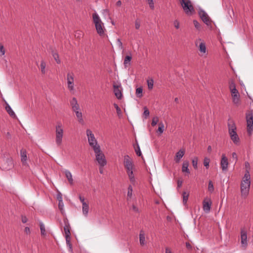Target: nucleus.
<instances>
[{
	"label": "nucleus",
	"mask_w": 253,
	"mask_h": 253,
	"mask_svg": "<svg viewBox=\"0 0 253 253\" xmlns=\"http://www.w3.org/2000/svg\"><path fill=\"white\" fill-rule=\"evenodd\" d=\"M251 182V176L247 172L245 173L240 185L241 196L244 199H246L249 194Z\"/></svg>",
	"instance_id": "obj_1"
},
{
	"label": "nucleus",
	"mask_w": 253,
	"mask_h": 253,
	"mask_svg": "<svg viewBox=\"0 0 253 253\" xmlns=\"http://www.w3.org/2000/svg\"><path fill=\"white\" fill-rule=\"evenodd\" d=\"M92 19L97 34L101 37L103 36L104 35L105 28L104 26L103 23L102 22L98 14L96 12L93 13Z\"/></svg>",
	"instance_id": "obj_2"
},
{
	"label": "nucleus",
	"mask_w": 253,
	"mask_h": 253,
	"mask_svg": "<svg viewBox=\"0 0 253 253\" xmlns=\"http://www.w3.org/2000/svg\"><path fill=\"white\" fill-rule=\"evenodd\" d=\"M64 135L63 126L61 122H58L55 126V143L58 146L61 145Z\"/></svg>",
	"instance_id": "obj_3"
},
{
	"label": "nucleus",
	"mask_w": 253,
	"mask_h": 253,
	"mask_svg": "<svg viewBox=\"0 0 253 253\" xmlns=\"http://www.w3.org/2000/svg\"><path fill=\"white\" fill-rule=\"evenodd\" d=\"M93 151L95 154L96 160L99 166L104 167L107 164V161L104 154L101 150L100 147L96 148Z\"/></svg>",
	"instance_id": "obj_4"
},
{
	"label": "nucleus",
	"mask_w": 253,
	"mask_h": 253,
	"mask_svg": "<svg viewBox=\"0 0 253 253\" xmlns=\"http://www.w3.org/2000/svg\"><path fill=\"white\" fill-rule=\"evenodd\" d=\"M179 2L186 14L193 13L194 9L190 0H179Z\"/></svg>",
	"instance_id": "obj_5"
},
{
	"label": "nucleus",
	"mask_w": 253,
	"mask_h": 253,
	"mask_svg": "<svg viewBox=\"0 0 253 253\" xmlns=\"http://www.w3.org/2000/svg\"><path fill=\"white\" fill-rule=\"evenodd\" d=\"M86 132V135L87 136L88 143L89 145L92 148V149L94 150L96 148L100 147L99 145L98 144L97 141L95 138L94 135L92 133V131L89 129H87Z\"/></svg>",
	"instance_id": "obj_6"
},
{
	"label": "nucleus",
	"mask_w": 253,
	"mask_h": 253,
	"mask_svg": "<svg viewBox=\"0 0 253 253\" xmlns=\"http://www.w3.org/2000/svg\"><path fill=\"white\" fill-rule=\"evenodd\" d=\"M195 45L199 49V55L201 56H206L207 54V50L206 44L201 39H198L195 41Z\"/></svg>",
	"instance_id": "obj_7"
},
{
	"label": "nucleus",
	"mask_w": 253,
	"mask_h": 253,
	"mask_svg": "<svg viewBox=\"0 0 253 253\" xmlns=\"http://www.w3.org/2000/svg\"><path fill=\"white\" fill-rule=\"evenodd\" d=\"M67 88L70 92L74 93L75 92L74 75L73 73H69L67 75Z\"/></svg>",
	"instance_id": "obj_8"
},
{
	"label": "nucleus",
	"mask_w": 253,
	"mask_h": 253,
	"mask_svg": "<svg viewBox=\"0 0 253 253\" xmlns=\"http://www.w3.org/2000/svg\"><path fill=\"white\" fill-rule=\"evenodd\" d=\"M124 164L126 171L133 170L134 165L133 162L128 155H125L124 156Z\"/></svg>",
	"instance_id": "obj_9"
},
{
	"label": "nucleus",
	"mask_w": 253,
	"mask_h": 253,
	"mask_svg": "<svg viewBox=\"0 0 253 253\" xmlns=\"http://www.w3.org/2000/svg\"><path fill=\"white\" fill-rule=\"evenodd\" d=\"M247 131L249 134H251L253 131V116L249 114L246 116Z\"/></svg>",
	"instance_id": "obj_10"
},
{
	"label": "nucleus",
	"mask_w": 253,
	"mask_h": 253,
	"mask_svg": "<svg viewBox=\"0 0 253 253\" xmlns=\"http://www.w3.org/2000/svg\"><path fill=\"white\" fill-rule=\"evenodd\" d=\"M13 166V162L11 158L4 159L3 163L1 164V167L4 170H9L12 169Z\"/></svg>",
	"instance_id": "obj_11"
},
{
	"label": "nucleus",
	"mask_w": 253,
	"mask_h": 253,
	"mask_svg": "<svg viewBox=\"0 0 253 253\" xmlns=\"http://www.w3.org/2000/svg\"><path fill=\"white\" fill-rule=\"evenodd\" d=\"M220 166L223 171H226L228 168V160L225 154H222L220 161Z\"/></svg>",
	"instance_id": "obj_12"
},
{
	"label": "nucleus",
	"mask_w": 253,
	"mask_h": 253,
	"mask_svg": "<svg viewBox=\"0 0 253 253\" xmlns=\"http://www.w3.org/2000/svg\"><path fill=\"white\" fill-rule=\"evenodd\" d=\"M212 202L209 198L206 197L203 202V209L204 211L206 213L210 211Z\"/></svg>",
	"instance_id": "obj_13"
},
{
	"label": "nucleus",
	"mask_w": 253,
	"mask_h": 253,
	"mask_svg": "<svg viewBox=\"0 0 253 253\" xmlns=\"http://www.w3.org/2000/svg\"><path fill=\"white\" fill-rule=\"evenodd\" d=\"M228 132L230 135V136L231 135H233L234 134H236V126L232 120H230L228 123Z\"/></svg>",
	"instance_id": "obj_14"
},
{
	"label": "nucleus",
	"mask_w": 253,
	"mask_h": 253,
	"mask_svg": "<svg viewBox=\"0 0 253 253\" xmlns=\"http://www.w3.org/2000/svg\"><path fill=\"white\" fill-rule=\"evenodd\" d=\"M241 243L243 247L244 248H247L248 246L247 233L243 229H242L241 231Z\"/></svg>",
	"instance_id": "obj_15"
},
{
	"label": "nucleus",
	"mask_w": 253,
	"mask_h": 253,
	"mask_svg": "<svg viewBox=\"0 0 253 253\" xmlns=\"http://www.w3.org/2000/svg\"><path fill=\"white\" fill-rule=\"evenodd\" d=\"M70 105L73 112L76 110H79L81 109L77 99L75 97H73L70 100Z\"/></svg>",
	"instance_id": "obj_16"
},
{
	"label": "nucleus",
	"mask_w": 253,
	"mask_h": 253,
	"mask_svg": "<svg viewBox=\"0 0 253 253\" xmlns=\"http://www.w3.org/2000/svg\"><path fill=\"white\" fill-rule=\"evenodd\" d=\"M199 15L202 19V21L207 25L211 24V21L207 13L201 10L199 12Z\"/></svg>",
	"instance_id": "obj_17"
},
{
	"label": "nucleus",
	"mask_w": 253,
	"mask_h": 253,
	"mask_svg": "<svg viewBox=\"0 0 253 253\" xmlns=\"http://www.w3.org/2000/svg\"><path fill=\"white\" fill-rule=\"evenodd\" d=\"M231 92L233 102L236 105H238L240 103V95L238 90H235V91H231Z\"/></svg>",
	"instance_id": "obj_18"
},
{
	"label": "nucleus",
	"mask_w": 253,
	"mask_h": 253,
	"mask_svg": "<svg viewBox=\"0 0 253 253\" xmlns=\"http://www.w3.org/2000/svg\"><path fill=\"white\" fill-rule=\"evenodd\" d=\"M73 112L75 113L78 122L81 125H84V122L83 119V113L81 112V109L79 110L74 111Z\"/></svg>",
	"instance_id": "obj_19"
},
{
	"label": "nucleus",
	"mask_w": 253,
	"mask_h": 253,
	"mask_svg": "<svg viewBox=\"0 0 253 253\" xmlns=\"http://www.w3.org/2000/svg\"><path fill=\"white\" fill-rule=\"evenodd\" d=\"M185 153V150L183 149L179 150L175 154L174 161L176 163H179L181 159L183 157Z\"/></svg>",
	"instance_id": "obj_20"
},
{
	"label": "nucleus",
	"mask_w": 253,
	"mask_h": 253,
	"mask_svg": "<svg viewBox=\"0 0 253 253\" xmlns=\"http://www.w3.org/2000/svg\"><path fill=\"white\" fill-rule=\"evenodd\" d=\"M113 87L115 96L118 99H121L122 97V93L119 88L120 86L118 85L114 84Z\"/></svg>",
	"instance_id": "obj_21"
},
{
	"label": "nucleus",
	"mask_w": 253,
	"mask_h": 253,
	"mask_svg": "<svg viewBox=\"0 0 253 253\" xmlns=\"http://www.w3.org/2000/svg\"><path fill=\"white\" fill-rule=\"evenodd\" d=\"M20 156L21 161L23 164L26 165L27 161V151L26 149L23 148L20 150Z\"/></svg>",
	"instance_id": "obj_22"
},
{
	"label": "nucleus",
	"mask_w": 253,
	"mask_h": 253,
	"mask_svg": "<svg viewBox=\"0 0 253 253\" xmlns=\"http://www.w3.org/2000/svg\"><path fill=\"white\" fill-rule=\"evenodd\" d=\"M189 166V161L187 160L184 161L182 164V171L183 172H186L188 174L190 173V170L188 169V167Z\"/></svg>",
	"instance_id": "obj_23"
},
{
	"label": "nucleus",
	"mask_w": 253,
	"mask_h": 253,
	"mask_svg": "<svg viewBox=\"0 0 253 253\" xmlns=\"http://www.w3.org/2000/svg\"><path fill=\"white\" fill-rule=\"evenodd\" d=\"M64 173L70 184L72 185L73 184V179L71 172L69 170L66 169L64 171Z\"/></svg>",
	"instance_id": "obj_24"
},
{
	"label": "nucleus",
	"mask_w": 253,
	"mask_h": 253,
	"mask_svg": "<svg viewBox=\"0 0 253 253\" xmlns=\"http://www.w3.org/2000/svg\"><path fill=\"white\" fill-rule=\"evenodd\" d=\"M139 242L141 246H144L146 245L145 237L144 232L142 230L140 231L139 233Z\"/></svg>",
	"instance_id": "obj_25"
},
{
	"label": "nucleus",
	"mask_w": 253,
	"mask_h": 253,
	"mask_svg": "<svg viewBox=\"0 0 253 253\" xmlns=\"http://www.w3.org/2000/svg\"><path fill=\"white\" fill-rule=\"evenodd\" d=\"M128 175L130 182L132 184H134L135 182V178L133 174V170L126 171Z\"/></svg>",
	"instance_id": "obj_26"
},
{
	"label": "nucleus",
	"mask_w": 253,
	"mask_h": 253,
	"mask_svg": "<svg viewBox=\"0 0 253 253\" xmlns=\"http://www.w3.org/2000/svg\"><path fill=\"white\" fill-rule=\"evenodd\" d=\"M64 230L65 236H67V238H69V236H71V233L70 230V224L68 222L65 223L64 227Z\"/></svg>",
	"instance_id": "obj_27"
},
{
	"label": "nucleus",
	"mask_w": 253,
	"mask_h": 253,
	"mask_svg": "<svg viewBox=\"0 0 253 253\" xmlns=\"http://www.w3.org/2000/svg\"><path fill=\"white\" fill-rule=\"evenodd\" d=\"M5 110L11 117L13 118L16 117V115L14 112L12 110V108L8 104H6L5 106Z\"/></svg>",
	"instance_id": "obj_28"
},
{
	"label": "nucleus",
	"mask_w": 253,
	"mask_h": 253,
	"mask_svg": "<svg viewBox=\"0 0 253 253\" xmlns=\"http://www.w3.org/2000/svg\"><path fill=\"white\" fill-rule=\"evenodd\" d=\"M83 213L84 215L87 216L89 211V206L87 203H83L82 205Z\"/></svg>",
	"instance_id": "obj_29"
},
{
	"label": "nucleus",
	"mask_w": 253,
	"mask_h": 253,
	"mask_svg": "<svg viewBox=\"0 0 253 253\" xmlns=\"http://www.w3.org/2000/svg\"><path fill=\"white\" fill-rule=\"evenodd\" d=\"M230 138L235 144L238 145L239 144L240 138L237 134L230 136Z\"/></svg>",
	"instance_id": "obj_30"
},
{
	"label": "nucleus",
	"mask_w": 253,
	"mask_h": 253,
	"mask_svg": "<svg viewBox=\"0 0 253 253\" xmlns=\"http://www.w3.org/2000/svg\"><path fill=\"white\" fill-rule=\"evenodd\" d=\"M46 63L44 60H42L40 64L41 71L42 74L46 73Z\"/></svg>",
	"instance_id": "obj_31"
},
{
	"label": "nucleus",
	"mask_w": 253,
	"mask_h": 253,
	"mask_svg": "<svg viewBox=\"0 0 253 253\" xmlns=\"http://www.w3.org/2000/svg\"><path fill=\"white\" fill-rule=\"evenodd\" d=\"M132 192H133V189H132V187L131 185H129L128 187V189H127V200H129V199H130L132 196Z\"/></svg>",
	"instance_id": "obj_32"
},
{
	"label": "nucleus",
	"mask_w": 253,
	"mask_h": 253,
	"mask_svg": "<svg viewBox=\"0 0 253 253\" xmlns=\"http://www.w3.org/2000/svg\"><path fill=\"white\" fill-rule=\"evenodd\" d=\"M40 227L41 232V235L42 236H45L46 234L45 228L44 224L42 222H40Z\"/></svg>",
	"instance_id": "obj_33"
},
{
	"label": "nucleus",
	"mask_w": 253,
	"mask_h": 253,
	"mask_svg": "<svg viewBox=\"0 0 253 253\" xmlns=\"http://www.w3.org/2000/svg\"><path fill=\"white\" fill-rule=\"evenodd\" d=\"M136 95L139 98H140L143 96V88L141 86L136 88Z\"/></svg>",
	"instance_id": "obj_34"
},
{
	"label": "nucleus",
	"mask_w": 253,
	"mask_h": 253,
	"mask_svg": "<svg viewBox=\"0 0 253 253\" xmlns=\"http://www.w3.org/2000/svg\"><path fill=\"white\" fill-rule=\"evenodd\" d=\"M131 58V55H127L125 57L124 62V64L125 67H127V65L129 64Z\"/></svg>",
	"instance_id": "obj_35"
},
{
	"label": "nucleus",
	"mask_w": 253,
	"mask_h": 253,
	"mask_svg": "<svg viewBox=\"0 0 253 253\" xmlns=\"http://www.w3.org/2000/svg\"><path fill=\"white\" fill-rule=\"evenodd\" d=\"M183 203L184 205L187 203L188 199L189 194L186 192H183Z\"/></svg>",
	"instance_id": "obj_36"
},
{
	"label": "nucleus",
	"mask_w": 253,
	"mask_h": 253,
	"mask_svg": "<svg viewBox=\"0 0 253 253\" xmlns=\"http://www.w3.org/2000/svg\"><path fill=\"white\" fill-rule=\"evenodd\" d=\"M229 88L231 92L233 91H235V90H237L236 87V84L233 81L230 82Z\"/></svg>",
	"instance_id": "obj_37"
},
{
	"label": "nucleus",
	"mask_w": 253,
	"mask_h": 253,
	"mask_svg": "<svg viewBox=\"0 0 253 253\" xmlns=\"http://www.w3.org/2000/svg\"><path fill=\"white\" fill-rule=\"evenodd\" d=\"M164 131V125L162 122H161L159 124V127L157 131L160 134H162Z\"/></svg>",
	"instance_id": "obj_38"
},
{
	"label": "nucleus",
	"mask_w": 253,
	"mask_h": 253,
	"mask_svg": "<svg viewBox=\"0 0 253 253\" xmlns=\"http://www.w3.org/2000/svg\"><path fill=\"white\" fill-rule=\"evenodd\" d=\"M149 89H152L153 87L154 81L153 79L148 80L147 81Z\"/></svg>",
	"instance_id": "obj_39"
},
{
	"label": "nucleus",
	"mask_w": 253,
	"mask_h": 253,
	"mask_svg": "<svg viewBox=\"0 0 253 253\" xmlns=\"http://www.w3.org/2000/svg\"><path fill=\"white\" fill-rule=\"evenodd\" d=\"M52 56L53 58H54L55 60L57 62V63L59 64L60 63V60L59 59V55L56 52H53L52 53Z\"/></svg>",
	"instance_id": "obj_40"
},
{
	"label": "nucleus",
	"mask_w": 253,
	"mask_h": 253,
	"mask_svg": "<svg viewBox=\"0 0 253 253\" xmlns=\"http://www.w3.org/2000/svg\"><path fill=\"white\" fill-rule=\"evenodd\" d=\"M198 159L197 157H195L192 160V165L195 169H197L198 167Z\"/></svg>",
	"instance_id": "obj_41"
},
{
	"label": "nucleus",
	"mask_w": 253,
	"mask_h": 253,
	"mask_svg": "<svg viewBox=\"0 0 253 253\" xmlns=\"http://www.w3.org/2000/svg\"><path fill=\"white\" fill-rule=\"evenodd\" d=\"M208 190L211 193H212L214 191V186L211 181H210L208 185Z\"/></svg>",
	"instance_id": "obj_42"
},
{
	"label": "nucleus",
	"mask_w": 253,
	"mask_h": 253,
	"mask_svg": "<svg viewBox=\"0 0 253 253\" xmlns=\"http://www.w3.org/2000/svg\"><path fill=\"white\" fill-rule=\"evenodd\" d=\"M159 122V118L158 117H154L153 119H152V123H151V125L153 126H155L157 123H158Z\"/></svg>",
	"instance_id": "obj_43"
},
{
	"label": "nucleus",
	"mask_w": 253,
	"mask_h": 253,
	"mask_svg": "<svg viewBox=\"0 0 253 253\" xmlns=\"http://www.w3.org/2000/svg\"><path fill=\"white\" fill-rule=\"evenodd\" d=\"M150 114L149 111L147 109L146 107H144V112H143V116L145 117V118L146 119Z\"/></svg>",
	"instance_id": "obj_44"
},
{
	"label": "nucleus",
	"mask_w": 253,
	"mask_h": 253,
	"mask_svg": "<svg viewBox=\"0 0 253 253\" xmlns=\"http://www.w3.org/2000/svg\"><path fill=\"white\" fill-rule=\"evenodd\" d=\"M210 162V159L207 157L205 158L204 161V165L207 169L209 168Z\"/></svg>",
	"instance_id": "obj_45"
},
{
	"label": "nucleus",
	"mask_w": 253,
	"mask_h": 253,
	"mask_svg": "<svg viewBox=\"0 0 253 253\" xmlns=\"http://www.w3.org/2000/svg\"><path fill=\"white\" fill-rule=\"evenodd\" d=\"M245 166L246 168V171L245 173H247V172H248V174H250V165L249 162H246L245 163Z\"/></svg>",
	"instance_id": "obj_46"
},
{
	"label": "nucleus",
	"mask_w": 253,
	"mask_h": 253,
	"mask_svg": "<svg viewBox=\"0 0 253 253\" xmlns=\"http://www.w3.org/2000/svg\"><path fill=\"white\" fill-rule=\"evenodd\" d=\"M149 5V7L150 8L153 10L154 9V1H153V0H146Z\"/></svg>",
	"instance_id": "obj_47"
},
{
	"label": "nucleus",
	"mask_w": 253,
	"mask_h": 253,
	"mask_svg": "<svg viewBox=\"0 0 253 253\" xmlns=\"http://www.w3.org/2000/svg\"><path fill=\"white\" fill-rule=\"evenodd\" d=\"M5 49L3 46L0 43V55L3 56L5 54Z\"/></svg>",
	"instance_id": "obj_48"
},
{
	"label": "nucleus",
	"mask_w": 253,
	"mask_h": 253,
	"mask_svg": "<svg viewBox=\"0 0 253 253\" xmlns=\"http://www.w3.org/2000/svg\"><path fill=\"white\" fill-rule=\"evenodd\" d=\"M136 154L137 156H140L141 155V152L139 145L137 144V148L135 150Z\"/></svg>",
	"instance_id": "obj_49"
},
{
	"label": "nucleus",
	"mask_w": 253,
	"mask_h": 253,
	"mask_svg": "<svg viewBox=\"0 0 253 253\" xmlns=\"http://www.w3.org/2000/svg\"><path fill=\"white\" fill-rule=\"evenodd\" d=\"M193 24L194 25L195 27L198 29L199 30L200 29V23L197 21V20H194L193 21Z\"/></svg>",
	"instance_id": "obj_50"
},
{
	"label": "nucleus",
	"mask_w": 253,
	"mask_h": 253,
	"mask_svg": "<svg viewBox=\"0 0 253 253\" xmlns=\"http://www.w3.org/2000/svg\"><path fill=\"white\" fill-rule=\"evenodd\" d=\"M114 107L115 108H116V111H117V114L119 115L120 114H121L122 113V111H121V109H120V108L118 106V105L116 104H114Z\"/></svg>",
	"instance_id": "obj_51"
},
{
	"label": "nucleus",
	"mask_w": 253,
	"mask_h": 253,
	"mask_svg": "<svg viewBox=\"0 0 253 253\" xmlns=\"http://www.w3.org/2000/svg\"><path fill=\"white\" fill-rule=\"evenodd\" d=\"M173 25H174V27L176 29H178L179 28V21L177 20H175L173 21Z\"/></svg>",
	"instance_id": "obj_52"
},
{
	"label": "nucleus",
	"mask_w": 253,
	"mask_h": 253,
	"mask_svg": "<svg viewBox=\"0 0 253 253\" xmlns=\"http://www.w3.org/2000/svg\"><path fill=\"white\" fill-rule=\"evenodd\" d=\"M140 27V23L138 20H136L135 21V27L136 29H139Z\"/></svg>",
	"instance_id": "obj_53"
},
{
	"label": "nucleus",
	"mask_w": 253,
	"mask_h": 253,
	"mask_svg": "<svg viewBox=\"0 0 253 253\" xmlns=\"http://www.w3.org/2000/svg\"><path fill=\"white\" fill-rule=\"evenodd\" d=\"M117 42H118V44L119 48L121 49H123L124 47H123V43H122V42H121V40L120 39H117Z\"/></svg>",
	"instance_id": "obj_54"
},
{
	"label": "nucleus",
	"mask_w": 253,
	"mask_h": 253,
	"mask_svg": "<svg viewBox=\"0 0 253 253\" xmlns=\"http://www.w3.org/2000/svg\"><path fill=\"white\" fill-rule=\"evenodd\" d=\"M24 232L27 235H29L31 233V230L29 227H26L24 229Z\"/></svg>",
	"instance_id": "obj_55"
},
{
	"label": "nucleus",
	"mask_w": 253,
	"mask_h": 253,
	"mask_svg": "<svg viewBox=\"0 0 253 253\" xmlns=\"http://www.w3.org/2000/svg\"><path fill=\"white\" fill-rule=\"evenodd\" d=\"M21 220L23 223H25L28 221V218L26 217V216L22 215Z\"/></svg>",
	"instance_id": "obj_56"
},
{
	"label": "nucleus",
	"mask_w": 253,
	"mask_h": 253,
	"mask_svg": "<svg viewBox=\"0 0 253 253\" xmlns=\"http://www.w3.org/2000/svg\"><path fill=\"white\" fill-rule=\"evenodd\" d=\"M132 210L135 212L138 213L139 212L138 208L134 205H132Z\"/></svg>",
	"instance_id": "obj_57"
},
{
	"label": "nucleus",
	"mask_w": 253,
	"mask_h": 253,
	"mask_svg": "<svg viewBox=\"0 0 253 253\" xmlns=\"http://www.w3.org/2000/svg\"><path fill=\"white\" fill-rule=\"evenodd\" d=\"M232 157L233 159L235 160V162H236L238 160V157L235 152H233L232 154Z\"/></svg>",
	"instance_id": "obj_58"
},
{
	"label": "nucleus",
	"mask_w": 253,
	"mask_h": 253,
	"mask_svg": "<svg viewBox=\"0 0 253 253\" xmlns=\"http://www.w3.org/2000/svg\"><path fill=\"white\" fill-rule=\"evenodd\" d=\"M57 199L59 201V202H62V197L61 193H59L57 194Z\"/></svg>",
	"instance_id": "obj_59"
},
{
	"label": "nucleus",
	"mask_w": 253,
	"mask_h": 253,
	"mask_svg": "<svg viewBox=\"0 0 253 253\" xmlns=\"http://www.w3.org/2000/svg\"><path fill=\"white\" fill-rule=\"evenodd\" d=\"M58 207H59V209L60 210H63V207H64L63 201L62 202H59Z\"/></svg>",
	"instance_id": "obj_60"
},
{
	"label": "nucleus",
	"mask_w": 253,
	"mask_h": 253,
	"mask_svg": "<svg viewBox=\"0 0 253 253\" xmlns=\"http://www.w3.org/2000/svg\"><path fill=\"white\" fill-rule=\"evenodd\" d=\"M79 199L80 200V201L81 202L82 204V205H83V203H86L85 201H84V197H82L81 196V195L79 196Z\"/></svg>",
	"instance_id": "obj_61"
},
{
	"label": "nucleus",
	"mask_w": 253,
	"mask_h": 253,
	"mask_svg": "<svg viewBox=\"0 0 253 253\" xmlns=\"http://www.w3.org/2000/svg\"><path fill=\"white\" fill-rule=\"evenodd\" d=\"M66 241L68 244H69L70 246H71L70 244V239H71V236H69V238H67V236H65Z\"/></svg>",
	"instance_id": "obj_62"
},
{
	"label": "nucleus",
	"mask_w": 253,
	"mask_h": 253,
	"mask_svg": "<svg viewBox=\"0 0 253 253\" xmlns=\"http://www.w3.org/2000/svg\"><path fill=\"white\" fill-rule=\"evenodd\" d=\"M182 181L181 180H177V188H180L182 186Z\"/></svg>",
	"instance_id": "obj_63"
},
{
	"label": "nucleus",
	"mask_w": 253,
	"mask_h": 253,
	"mask_svg": "<svg viewBox=\"0 0 253 253\" xmlns=\"http://www.w3.org/2000/svg\"><path fill=\"white\" fill-rule=\"evenodd\" d=\"M186 246L187 249H191L192 248L191 244L188 242L186 243Z\"/></svg>",
	"instance_id": "obj_64"
}]
</instances>
